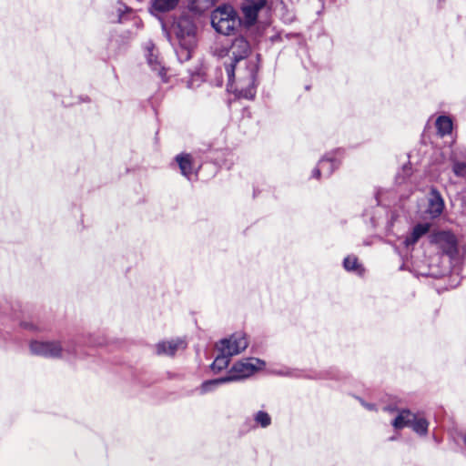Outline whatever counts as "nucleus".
<instances>
[{"label":"nucleus","instance_id":"f257e3e1","mask_svg":"<svg viewBox=\"0 0 466 466\" xmlns=\"http://www.w3.org/2000/svg\"><path fill=\"white\" fill-rule=\"evenodd\" d=\"M250 51L248 42L243 37L236 38L227 51L224 62L228 82L237 79L245 90V97L252 98L256 86L258 65L255 60L247 59Z\"/></svg>","mask_w":466,"mask_h":466},{"label":"nucleus","instance_id":"f3484780","mask_svg":"<svg viewBox=\"0 0 466 466\" xmlns=\"http://www.w3.org/2000/svg\"><path fill=\"white\" fill-rule=\"evenodd\" d=\"M179 0H153V7L159 12H166L175 8Z\"/></svg>","mask_w":466,"mask_h":466},{"label":"nucleus","instance_id":"f03ea898","mask_svg":"<svg viewBox=\"0 0 466 466\" xmlns=\"http://www.w3.org/2000/svg\"><path fill=\"white\" fill-rule=\"evenodd\" d=\"M265 362L257 358H248L236 362L229 370L228 374L215 380L204 381L201 385V393H207L223 383L245 380L261 370Z\"/></svg>","mask_w":466,"mask_h":466},{"label":"nucleus","instance_id":"2eb2a0df","mask_svg":"<svg viewBox=\"0 0 466 466\" xmlns=\"http://www.w3.org/2000/svg\"><path fill=\"white\" fill-rule=\"evenodd\" d=\"M230 356L226 352L219 351V354L216 357L215 360L211 364V370L215 372L220 371L226 369L230 360Z\"/></svg>","mask_w":466,"mask_h":466},{"label":"nucleus","instance_id":"412c9836","mask_svg":"<svg viewBox=\"0 0 466 466\" xmlns=\"http://www.w3.org/2000/svg\"><path fill=\"white\" fill-rule=\"evenodd\" d=\"M329 165L330 167L333 166L332 159L330 158H321L319 162V166L313 169L312 171V177L319 178L321 174V170L325 169L326 165Z\"/></svg>","mask_w":466,"mask_h":466},{"label":"nucleus","instance_id":"f8f14e48","mask_svg":"<svg viewBox=\"0 0 466 466\" xmlns=\"http://www.w3.org/2000/svg\"><path fill=\"white\" fill-rule=\"evenodd\" d=\"M176 160L179 166L181 174L187 177H189V176L193 173L192 159L190 155H178L177 156Z\"/></svg>","mask_w":466,"mask_h":466},{"label":"nucleus","instance_id":"20e7f679","mask_svg":"<svg viewBox=\"0 0 466 466\" xmlns=\"http://www.w3.org/2000/svg\"><path fill=\"white\" fill-rule=\"evenodd\" d=\"M211 24L217 32L230 35L240 25V18L229 5H224L212 12Z\"/></svg>","mask_w":466,"mask_h":466},{"label":"nucleus","instance_id":"423d86ee","mask_svg":"<svg viewBox=\"0 0 466 466\" xmlns=\"http://www.w3.org/2000/svg\"><path fill=\"white\" fill-rule=\"evenodd\" d=\"M248 346V339L246 335L242 333H236L228 339H223L217 345L219 351L226 352L230 357L241 353Z\"/></svg>","mask_w":466,"mask_h":466},{"label":"nucleus","instance_id":"6ab92c4d","mask_svg":"<svg viewBox=\"0 0 466 466\" xmlns=\"http://www.w3.org/2000/svg\"><path fill=\"white\" fill-rule=\"evenodd\" d=\"M344 268L348 271H356L361 273L360 266L359 265L358 258L354 256H349L344 259Z\"/></svg>","mask_w":466,"mask_h":466},{"label":"nucleus","instance_id":"bb28decb","mask_svg":"<svg viewBox=\"0 0 466 466\" xmlns=\"http://www.w3.org/2000/svg\"><path fill=\"white\" fill-rule=\"evenodd\" d=\"M464 441H465V443H466V437L464 438Z\"/></svg>","mask_w":466,"mask_h":466},{"label":"nucleus","instance_id":"a211bd4d","mask_svg":"<svg viewBox=\"0 0 466 466\" xmlns=\"http://www.w3.org/2000/svg\"><path fill=\"white\" fill-rule=\"evenodd\" d=\"M410 427H412L413 431L418 434L424 435L428 431V422L426 420L422 418H417L415 416V420L411 421Z\"/></svg>","mask_w":466,"mask_h":466},{"label":"nucleus","instance_id":"6e6552de","mask_svg":"<svg viewBox=\"0 0 466 466\" xmlns=\"http://www.w3.org/2000/svg\"><path fill=\"white\" fill-rule=\"evenodd\" d=\"M444 209V201L440 192L432 187L428 197L427 213L431 218L439 217Z\"/></svg>","mask_w":466,"mask_h":466},{"label":"nucleus","instance_id":"a878e982","mask_svg":"<svg viewBox=\"0 0 466 466\" xmlns=\"http://www.w3.org/2000/svg\"><path fill=\"white\" fill-rule=\"evenodd\" d=\"M368 409L371 410L373 408V405H370V404H367L365 405Z\"/></svg>","mask_w":466,"mask_h":466},{"label":"nucleus","instance_id":"9b49d317","mask_svg":"<svg viewBox=\"0 0 466 466\" xmlns=\"http://www.w3.org/2000/svg\"><path fill=\"white\" fill-rule=\"evenodd\" d=\"M415 420V414L408 410H402L392 421V426L398 430L406 426H410L411 421Z\"/></svg>","mask_w":466,"mask_h":466},{"label":"nucleus","instance_id":"393cba45","mask_svg":"<svg viewBox=\"0 0 466 466\" xmlns=\"http://www.w3.org/2000/svg\"><path fill=\"white\" fill-rule=\"evenodd\" d=\"M384 410H387V411L392 412V411H394V409L390 408V407H384Z\"/></svg>","mask_w":466,"mask_h":466},{"label":"nucleus","instance_id":"0eeeda50","mask_svg":"<svg viewBox=\"0 0 466 466\" xmlns=\"http://www.w3.org/2000/svg\"><path fill=\"white\" fill-rule=\"evenodd\" d=\"M146 57L147 64L153 71L157 72L163 82H167L166 68L162 66V61L159 58V54L152 43H147L146 46Z\"/></svg>","mask_w":466,"mask_h":466},{"label":"nucleus","instance_id":"9d476101","mask_svg":"<svg viewBox=\"0 0 466 466\" xmlns=\"http://www.w3.org/2000/svg\"><path fill=\"white\" fill-rule=\"evenodd\" d=\"M431 227V223L428 222L416 224L410 233L405 237L403 241L404 246L408 248L414 246L420 238L430 231Z\"/></svg>","mask_w":466,"mask_h":466},{"label":"nucleus","instance_id":"1a4fd4ad","mask_svg":"<svg viewBox=\"0 0 466 466\" xmlns=\"http://www.w3.org/2000/svg\"><path fill=\"white\" fill-rule=\"evenodd\" d=\"M186 342L183 339H177L168 341H160L156 345V353L157 355L174 356L177 350L186 349Z\"/></svg>","mask_w":466,"mask_h":466},{"label":"nucleus","instance_id":"4468645a","mask_svg":"<svg viewBox=\"0 0 466 466\" xmlns=\"http://www.w3.org/2000/svg\"><path fill=\"white\" fill-rule=\"evenodd\" d=\"M436 127L441 137L450 134L452 130V121L450 117L441 116L436 120Z\"/></svg>","mask_w":466,"mask_h":466},{"label":"nucleus","instance_id":"5701e85b","mask_svg":"<svg viewBox=\"0 0 466 466\" xmlns=\"http://www.w3.org/2000/svg\"><path fill=\"white\" fill-rule=\"evenodd\" d=\"M452 170L454 174L458 177H465L466 176V163L464 162H454Z\"/></svg>","mask_w":466,"mask_h":466},{"label":"nucleus","instance_id":"aec40b11","mask_svg":"<svg viewBox=\"0 0 466 466\" xmlns=\"http://www.w3.org/2000/svg\"><path fill=\"white\" fill-rule=\"evenodd\" d=\"M255 421L262 428H266L270 425L271 418L267 412L259 410L255 415Z\"/></svg>","mask_w":466,"mask_h":466},{"label":"nucleus","instance_id":"dca6fc26","mask_svg":"<svg viewBox=\"0 0 466 466\" xmlns=\"http://www.w3.org/2000/svg\"><path fill=\"white\" fill-rule=\"evenodd\" d=\"M215 0H188V8L197 13H202L210 8Z\"/></svg>","mask_w":466,"mask_h":466},{"label":"nucleus","instance_id":"ddd939ff","mask_svg":"<svg viewBox=\"0 0 466 466\" xmlns=\"http://www.w3.org/2000/svg\"><path fill=\"white\" fill-rule=\"evenodd\" d=\"M439 243H445L444 250L447 253H451L456 249L455 237L449 232H441L436 237Z\"/></svg>","mask_w":466,"mask_h":466},{"label":"nucleus","instance_id":"b1692460","mask_svg":"<svg viewBox=\"0 0 466 466\" xmlns=\"http://www.w3.org/2000/svg\"><path fill=\"white\" fill-rule=\"evenodd\" d=\"M246 16L249 19V20H255L256 17H257V9L253 8V7H250V6H248V7H244L243 9Z\"/></svg>","mask_w":466,"mask_h":466},{"label":"nucleus","instance_id":"7ed1b4c3","mask_svg":"<svg viewBox=\"0 0 466 466\" xmlns=\"http://www.w3.org/2000/svg\"><path fill=\"white\" fill-rule=\"evenodd\" d=\"M175 33L179 43V48L177 49V57L181 61H187L191 57V50L196 44L195 25L190 18L182 16L176 23Z\"/></svg>","mask_w":466,"mask_h":466},{"label":"nucleus","instance_id":"39448f33","mask_svg":"<svg viewBox=\"0 0 466 466\" xmlns=\"http://www.w3.org/2000/svg\"><path fill=\"white\" fill-rule=\"evenodd\" d=\"M30 351L35 355L46 358H62L71 354V350L63 347L59 341L34 340L30 343Z\"/></svg>","mask_w":466,"mask_h":466},{"label":"nucleus","instance_id":"4be33fe9","mask_svg":"<svg viewBox=\"0 0 466 466\" xmlns=\"http://www.w3.org/2000/svg\"><path fill=\"white\" fill-rule=\"evenodd\" d=\"M323 158H330L332 159L333 166L330 167L329 164L325 166V169L321 170V172L326 176L329 177L332 174L335 168L338 167L339 162L337 161L336 157L333 156L327 155Z\"/></svg>","mask_w":466,"mask_h":466}]
</instances>
